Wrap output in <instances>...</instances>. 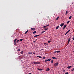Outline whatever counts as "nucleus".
Masks as SVG:
<instances>
[{
    "mask_svg": "<svg viewBox=\"0 0 74 74\" xmlns=\"http://www.w3.org/2000/svg\"><path fill=\"white\" fill-rule=\"evenodd\" d=\"M40 36V34L35 35V36H34V37H38V36Z\"/></svg>",
    "mask_w": 74,
    "mask_h": 74,
    "instance_id": "nucleus-6",
    "label": "nucleus"
},
{
    "mask_svg": "<svg viewBox=\"0 0 74 74\" xmlns=\"http://www.w3.org/2000/svg\"><path fill=\"white\" fill-rule=\"evenodd\" d=\"M65 74H69V73L68 72H66Z\"/></svg>",
    "mask_w": 74,
    "mask_h": 74,
    "instance_id": "nucleus-38",
    "label": "nucleus"
},
{
    "mask_svg": "<svg viewBox=\"0 0 74 74\" xmlns=\"http://www.w3.org/2000/svg\"><path fill=\"white\" fill-rule=\"evenodd\" d=\"M31 30H34H34H35V28H32Z\"/></svg>",
    "mask_w": 74,
    "mask_h": 74,
    "instance_id": "nucleus-5",
    "label": "nucleus"
},
{
    "mask_svg": "<svg viewBox=\"0 0 74 74\" xmlns=\"http://www.w3.org/2000/svg\"><path fill=\"white\" fill-rule=\"evenodd\" d=\"M49 70H50V69H49V68H47L46 69V71H49Z\"/></svg>",
    "mask_w": 74,
    "mask_h": 74,
    "instance_id": "nucleus-7",
    "label": "nucleus"
},
{
    "mask_svg": "<svg viewBox=\"0 0 74 74\" xmlns=\"http://www.w3.org/2000/svg\"><path fill=\"white\" fill-rule=\"evenodd\" d=\"M73 52H74V51H73Z\"/></svg>",
    "mask_w": 74,
    "mask_h": 74,
    "instance_id": "nucleus-52",
    "label": "nucleus"
},
{
    "mask_svg": "<svg viewBox=\"0 0 74 74\" xmlns=\"http://www.w3.org/2000/svg\"><path fill=\"white\" fill-rule=\"evenodd\" d=\"M71 18H72V16H70L69 18V19H71Z\"/></svg>",
    "mask_w": 74,
    "mask_h": 74,
    "instance_id": "nucleus-14",
    "label": "nucleus"
},
{
    "mask_svg": "<svg viewBox=\"0 0 74 74\" xmlns=\"http://www.w3.org/2000/svg\"><path fill=\"white\" fill-rule=\"evenodd\" d=\"M59 65V63L58 62H56L55 63L54 65V67H57Z\"/></svg>",
    "mask_w": 74,
    "mask_h": 74,
    "instance_id": "nucleus-2",
    "label": "nucleus"
},
{
    "mask_svg": "<svg viewBox=\"0 0 74 74\" xmlns=\"http://www.w3.org/2000/svg\"><path fill=\"white\" fill-rule=\"evenodd\" d=\"M23 41V39H20V41Z\"/></svg>",
    "mask_w": 74,
    "mask_h": 74,
    "instance_id": "nucleus-20",
    "label": "nucleus"
},
{
    "mask_svg": "<svg viewBox=\"0 0 74 74\" xmlns=\"http://www.w3.org/2000/svg\"><path fill=\"white\" fill-rule=\"evenodd\" d=\"M73 3H74V2H72V4H73Z\"/></svg>",
    "mask_w": 74,
    "mask_h": 74,
    "instance_id": "nucleus-44",
    "label": "nucleus"
},
{
    "mask_svg": "<svg viewBox=\"0 0 74 74\" xmlns=\"http://www.w3.org/2000/svg\"><path fill=\"white\" fill-rule=\"evenodd\" d=\"M43 44H44V45H46V44H47L46 43H44Z\"/></svg>",
    "mask_w": 74,
    "mask_h": 74,
    "instance_id": "nucleus-42",
    "label": "nucleus"
},
{
    "mask_svg": "<svg viewBox=\"0 0 74 74\" xmlns=\"http://www.w3.org/2000/svg\"><path fill=\"white\" fill-rule=\"evenodd\" d=\"M32 53H33V54H34V55H36V53H34L33 52Z\"/></svg>",
    "mask_w": 74,
    "mask_h": 74,
    "instance_id": "nucleus-37",
    "label": "nucleus"
},
{
    "mask_svg": "<svg viewBox=\"0 0 74 74\" xmlns=\"http://www.w3.org/2000/svg\"><path fill=\"white\" fill-rule=\"evenodd\" d=\"M47 60H45V62H47Z\"/></svg>",
    "mask_w": 74,
    "mask_h": 74,
    "instance_id": "nucleus-46",
    "label": "nucleus"
},
{
    "mask_svg": "<svg viewBox=\"0 0 74 74\" xmlns=\"http://www.w3.org/2000/svg\"><path fill=\"white\" fill-rule=\"evenodd\" d=\"M20 50H21V49H18V50H17V51H18V52H19L20 51Z\"/></svg>",
    "mask_w": 74,
    "mask_h": 74,
    "instance_id": "nucleus-27",
    "label": "nucleus"
},
{
    "mask_svg": "<svg viewBox=\"0 0 74 74\" xmlns=\"http://www.w3.org/2000/svg\"><path fill=\"white\" fill-rule=\"evenodd\" d=\"M34 64H40L41 62H34Z\"/></svg>",
    "mask_w": 74,
    "mask_h": 74,
    "instance_id": "nucleus-1",
    "label": "nucleus"
},
{
    "mask_svg": "<svg viewBox=\"0 0 74 74\" xmlns=\"http://www.w3.org/2000/svg\"><path fill=\"white\" fill-rule=\"evenodd\" d=\"M58 28H59V26H58L56 28V29H58Z\"/></svg>",
    "mask_w": 74,
    "mask_h": 74,
    "instance_id": "nucleus-24",
    "label": "nucleus"
},
{
    "mask_svg": "<svg viewBox=\"0 0 74 74\" xmlns=\"http://www.w3.org/2000/svg\"><path fill=\"white\" fill-rule=\"evenodd\" d=\"M37 70H40V71H42V69H39V68H38Z\"/></svg>",
    "mask_w": 74,
    "mask_h": 74,
    "instance_id": "nucleus-9",
    "label": "nucleus"
},
{
    "mask_svg": "<svg viewBox=\"0 0 74 74\" xmlns=\"http://www.w3.org/2000/svg\"><path fill=\"white\" fill-rule=\"evenodd\" d=\"M37 32L36 31H35L33 32V34H35V33H36Z\"/></svg>",
    "mask_w": 74,
    "mask_h": 74,
    "instance_id": "nucleus-19",
    "label": "nucleus"
},
{
    "mask_svg": "<svg viewBox=\"0 0 74 74\" xmlns=\"http://www.w3.org/2000/svg\"><path fill=\"white\" fill-rule=\"evenodd\" d=\"M70 23V21H68V22H67L66 23L67 24H68Z\"/></svg>",
    "mask_w": 74,
    "mask_h": 74,
    "instance_id": "nucleus-22",
    "label": "nucleus"
},
{
    "mask_svg": "<svg viewBox=\"0 0 74 74\" xmlns=\"http://www.w3.org/2000/svg\"><path fill=\"white\" fill-rule=\"evenodd\" d=\"M64 27L63 28V30H64Z\"/></svg>",
    "mask_w": 74,
    "mask_h": 74,
    "instance_id": "nucleus-50",
    "label": "nucleus"
},
{
    "mask_svg": "<svg viewBox=\"0 0 74 74\" xmlns=\"http://www.w3.org/2000/svg\"><path fill=\"white\" fill-rule=\"evenodd\" d=\"M57 53H59V52H60V51H57Z\"/></svg>",
    "mask_w": 74,
    "mask_h": 74,
    "instance_id": "nucleus-18",
    "label": "nucleus"
},
{
    "mask_svg": "<svg viewBox=\"0 0 74 74\" xmlns=\"http://www.w3.org/2000/svg\"><path fill=\"white\" fill-rule=\"evenodd\" d=\"M28 54H32V53L29 52L28 53Z\"/></svg>",
    "mask_w": 74,
    "mask_h": 74,
    "instance_id": "nucleus-28",
    "label": "nucleus"
},
{
    "mask_svg": "<svg viewBox=\"0 0 74 74\" xmlns=\"http://www.w3.org/2000/svg\"><path fill=\"white\" fill-rule=\"evenodd\" d=\"M36 42V41H34V42Z\"/></svg>",
    "mask_w": 74,
    "mask_h": 74,
    "instance_id": "nucleus-47",
    "label": "nucleus"
},
{
    "mask_svg": "<svg viewBox=\"0 0 74 74\" xmlns=\"http://www.w3.org/2000/svg\"><path fill=\"white\" fill-rule=\"evenodd\" d=\"M73 65H74V63H73Z\"/></svg>",
    "mask_w": 74,
    "mask_h": 74,
    "instance_id": "nucleus-51",
    "label": "nucleus"
},
{
    "mask_svg": "<svg viewBox=\"0 0 74 74\" xmlns=\"http://www.w3.org/2000/svg\"><path fill=\"white\" fill-rule=\"evenodd\" d=\"M72 66H73V65Z\"/></svg>",
    "mask_w": 74,
    "mask_h": 74,
    "instance_id": "nucleus-53",
    "label": "nucleus"
},
{
    "mask_svg": "<svg viewBox=\"0 0 74 74\" xmlns=\"http://www.w3.org/2000/svg\"><path fill=\"white\" fill-rule=\"evenodd\" d=\"M71 67H72V66H68L67 67V68H68V69H70V68H71Z\"/></svg>",
    "mask_w": 74,
    "mask_h": 74,
    "instance_id": "nucleus-10",
    "label": "nucleus"
},
{
    "mask_svg": "<svg viewBox=\"0 0 74 74\" xmlns=\"http://www.w3.org/2000/svg\"><path fill=\"white\" fill-rule=\"evenodd\" d=\"M16 42H14V44L15 45H16Z\"/></svg>",
    "mask_w": 74,
    "mask_h": 74,
    "instance_id": "nucleus-16",
    "label": "nucleus"
},
{
    "mask_svg": "<svg viewBox=\"0 0 74 74\" xmlns=\"http://www.w3.org/2000/svg\"><path fill=\"white\" fill-rule=\"evenodd\" d=\"M52 59H57L56 58H55V57H52Z\"/></svg>",
    "mask_w": 74,
    "mask_h": 74,
    "instance_id": "nucleus-17",
    "label": "nucleus"
},
{
    "mask_svg": "<svg viewBox=\"0 0 74 74\" xmlns=\"http://www.w3.org/2000/svg\"><path fill=\"white\" fill-rule=\"evenodd\" d=\"M45 58H46L45 57L43 58L42 59H45Z\"/></svg>",
    "mask_w": 74,
    "mask_h": 74,
    "instance_id": "nucleus-35",
    "label": "nucleus"
},
{
    "mask_svg": "<svg viewBox=\"0 0 74 74\" xmlns=\"http://www.w3.org/2000/svg\"><path fill=\"white\" fill-rule=\"evenodd\" d=\"M21 54H23V51H21Z\"/></svg>",
    "mask_w": 74,
    "mask_h": 74,
    "instance_id": "nucleus-23",
    "label": "nucleus"
},
{
    "mask_svg": "<svg viewBox=\"0 0 74 74\" xmlns=\"http://www.w3.org/2000/svg\"><path fill=\"white\" fill-rule=\"evenodd\" d=\"M45 32V31H44L42 32L41 33V34H42V33H44Z\"/></svg>",
    "mask_w": 74,
    "mask_h": 74,
    "instance_id": "nucleus-25",
    "label": "nucleus"
},
{
    "mask_svg": "<svg viewBox=\"0 0 74 74\" xmlns=\"http://www.w3.org/2000/svg\"><path fill=\"white\" fill-rule=\"evenodd\" d=\"M46 61H48V59L46 60Z\"/></svg>",
    "mask_w": 74,
    "mask_h": 74,
    "instance_id": "nucleus-45",
    "label": "nucleus"
},
{
    "mask_svg": "<svg viewBox=\"0 0 74 74\" xmlns=\"http://www.w3.org/2000/svg\"><path fill=\"white\" fill-rule=\"evenodd\" d=\"M68 14V11H66L65 15H67V14Z\"/></svg>",
    "mask_w": 74,
    "mask_h": 74,
    "instance_id": "nucleus-13",
    "label": "nucleus"
},
{
    "mask_svg": "<svg viewBox=\"0 0 74 74\" xmlns=\"http://www.w3.org/2000/svg\"><path fill=\"white\" fill-rule=\"evenodd\" d=\"M73 40H74V36L72 38Z\"/></svg>",
    "mask_w": 74,
    "mask_h": 74,
    "instance_id": "nucleus-40",
    "label": "nucleus"
},
{
    "mask_svg": "<svg viewBox=\"0 0 74 74\" xmlns=\"http://www.w3.org/2000/svg\"><path fill=\"white\" fill-rule=\"evenodd\" d=\"M67 33H68L67 32H66V34H65V35H67Z\"/></svg>",
    "mask_w": 74,
    "mask_h": 74,
    "instance_id": "nucleus-39",
    "label": "nucleus"
},
{
    "mask_svg": "<svg viewBox=\"0 0 74 74\" xmlns=\"http://www.w3.org/2000/svg\"><path fill=\"white\" fill-rule=\"evenodd\" d=\"M70 38H69V39H68V42L67 45H68V44H69V43L70 42Z\"/></svg>",
    "mask_w": 74,
    "mask_h": 74,
    "instance_id": "nucleus-4",
    "label": "nucleus"
},
{
    "mask_svg": "<svg viewBox=\"0 0 74 74\" xmlns=\"http://www.w3.org/2000/svg\"><path fill=\"white\" fill-rule=\"evenodd\" d=\"M29 32V30H27L25 32V34H27V33H28V32Z\"/></svg>",
    "mask_w": 74,
    "mask_h": 74,
    "instance_id": "nucleus-12",
    "label": "nucleus"
},
{
    "mask_svg": "<svg viewBox=\"0 0 74 74\" xmlns=\"http://www.w3.org/2000/svg\"><path fill=\"white\" fill-rule=\"evenodd\" d=\"M54 53H56V52H57V51H54Z\"/></svg>",
    "mask_w": 74,
    "mask_h": 74,
    "instance_id": "nucleus-36",
    "label": "nucleus"
},
{
    "mask_svg": "<svg viewBox=\"0 0 74 74\" xmlns=\"http://www.w3.org/2000/svg\"><path fill=\"white\" fill-rule=\"evenodd\" d=\"M58 19H59V16H58L57 18H56V20H58Z\"/></svg>",
    "mask_w": 74,
    "mask_h": 74,
    "instance_id": "nucleus-29",
    "label": "nucleus"
},
{
    "mask_svg": "<svg viewBox=\"0 0 74 74\" xmlns=\"http://www.w3.org/2000/svg\"><path fill=\"white\" fill-rule=\"evenodd\" d=\"M28 74H32V73H28Z\"/></svg>",
    "mask_w": 74,
    "mask_h": 74,
    "instance_id": "nucleus-48",
    "label": "nucleus"
},
{
    "mask_svg": "<svg viewBox=\"0 0 74 74\" xmlns=\"http://www.w3.org/2000/svg\"><path fill=\"white\" fill-rule=\"evenodd\" d=\"M70 29L69 30H68L67 32L68 33L69 32H70Z\"/></svg>",
    "mask_w": 74,
    "mask_h": 74,
    "instance_id": "nucleus-33",
    "label": "nucleus"
},
{
    "mask_svg": "<svg viewBox=\"0 0 74 74\" xmlns=\"http://www.w3.org/2000/svg\"><path fill=\"white\" fill-rule=\"evenodd\" d=\"M64 29H65L66 27V25H64Z\"/></svg>",
    "mask_w": 74,
    "mask_h": 74,
    "instance_id": "nucleus-11",
    "label": "nucleus"
},
{
    "mask_svg": "<svg viewBox=\"0 0 74 74\" xmlns=\"http://www.w3.org/2000/svg\"><path fill=\"white\" fill-rule=\"evenodd\" d=\"M53 61L52 60H51V63H53Z\"/></svg>",
    "mask_w": 74,
    "mask_h": 74,
    "instance_id": "nucleus-30",
    "label": "nucleus"
},
{
    "mask_svg": "<svg viewBox=\"0 0 74 74\" xmlns=\"http://www.w3.org/2000/svg\"><path fill=\"white\" fill-rule=\"evenodd\" d=\"M43 27V28H46V27H47V26H44Z\"/></svg>",
    "mask_w": 74,
    "mask_h": 74,
    "instance_id": "nucleus-26",
    "label": "nucleus"
},
{
    "mask_svg": "<svg viewBox=\"0 0 74 74\" xmlns=\"http://www.w3.org/2000/svg\"><path fill=\"white\" fill-rule=\"evenodd\" d=\"M41 50H44V49H41Z\"/></svg>",
    "mask_w": 74,
    "mask_h": 74,
    "instance_id": "nucleus-49",
    "label": "nucleus"
},
{
    "mask_svg": "<svg viewBox=\"0 0 74 74\" xmlns=\"http://www.w3.org/2000/svg\"><path fill=\"white\" fill-rule=\"evenodd\" d=\"M51 40H49V41H48V42L49 43H50V42H51Z\"/></svg>",
    "mask_w": 74,
    "mask_h": 74,
    "instance_id": "nucleus-31",
    "label": "nucleus"
},
{
    "mask_svg": "<svg viewBox=\"0 0 74 74\" xmlns=\"http://www.w3.org/2000/svg\"><path fill=\"white\" fill-rule=\"evenodd\" d=\"M74 68H73V69H71V71H74Z\"/></svg>",
    "mask_w": 74,
    "mask_h": 74,
    "instance_id": "nucleus-34",
    "label": "nucleus"
},
{
    "mask_svg": "<svg viewBox=\"0 0 74 74\" xmlns=\"http://www.w3.org/2000/svg\"><path fill=\"white\" fill-rule=\"evenodd\" d=\"M48 28H45V30H48Z\"/></svg>",
    "mask_w": 74,
    "mask_h": 74,
    "instance_id": "nucleus-15",
    "label": "nucleus"
},
{
    "mask_svg": "<svg viewBox=\"0 0 74 74\" xmlns=\"http://www.w3.org/2000/svg\"><path fill=\"white\" fill-rule=\"evenodd\" d=\"M19 40H17V42H19Z\"/></svg>",
    "mask_w": 74,
    "mask_h": 74,
    "instance_id": "nucleus-41",
    "label": "nucleus"
},
{
    "mask_svg": "<svg viewBox=\"0 0 74 74\" xmlns=\"http://www.w3.org/2000/svg\"><path fill=\"white\" fill-rule=\"evenodd\" d=\"M49 26V24H48L47 25V26Z\"/></svg>",
    "mask_w": 74,
    "mask_h": 74,
    "instance_id": "nucleus-43",
    "label": "nucleus"
},
{
    "mask_svg": "<svg viewBox=\"0 0 74 74\" xmlns=\"http://www.w3.org/2000/svg\"><path fill=\"white\" fill-rule=\"evenodd\" d=\"M17 39H15L14 40V42H16V41L17 40Z\"/></svg>",
    "mask_w": 74,
    "mask_h": 74,
    "instance_id": "nucleus-21",
    "label": "nucleus"
},
{
    "mask_svg": "<svg viewBox=\"0 0 74 74\" xmlns=\"http://www.w3.org/2000/svg\"><path fill=\"white\" fill-rule=\"evenodd\" d=\"M64 25V23H62L61 24L60 26L61 27H62L63 26V25Z\"/></svg>",
    "mask_w": 74,
    "mask_h": 74,
    "instance_id": "nucleus-3",
    "label": "nucleus"
},
{
    "mask_svg": "<svg viewBox=\"0 0 74 74\" xmlns=\"http://www.w3.org/2000/svg\"><path fill=\"white\" fill-rule=\"evenodd\" d=\"M50 60H51V59H48V61H50Z\"/></svg>",
    "mask_w": 74,
    "mask_h": 74,
    "instance_id": "nucleus-32",
    "label": "nucleus"
},
{
    "mask_svg": "<svg viewBox=\"0 0 74 74\" xmlns=\"http://www.w3.org/2000/svg\"><path fill=\"white\" fill-rule=\"evenodd\" d=\"M37 57L38 58H42V57H41V56H37Z\"/></svg>",
    "mask_w": 74,
    "mask_h": 74,
    "instance_id": "nucleus-8",
    "label": "nucleus"
}]
</instances>
